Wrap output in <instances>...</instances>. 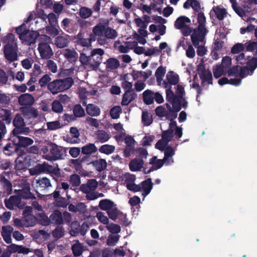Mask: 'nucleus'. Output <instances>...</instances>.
I'll return each mask as SVG.
<instances>
[{"mask_svg": "<svg viewBox=\"0 0 257 257\" xmlns=\"http://www.w3.org/2000/svg\"><path fill=\"white\" fill-rule=\"evenodd\" d=\"M107 229L113 234H117L120 231V227L118 225L115 224H107L106 226Z\"/></svg>", "mask_w": 257, "mask_h": 257, "instance_id": "338daca9", "label": "nucleus"}, {"mask_svg": "<svg viewBox=\"0 0 257 257\" xmlns=\"http://www.w3.org/2000/svg\"><path fill=\"white\" fill-rule=\"evenodd\" d=\"M47 128L50 131L59 129L62 126V125L59 120L50 121L46 123Z\"/></svg>", "mask_w": 257, "mask_h": 257, "instance_id": "bf43d9fd", "label": "nucleus"}, {"mask_svg": "<svg viewBox=\"0 0 257 257\" xmlns=\"http://www.w3.org/2000/svg\"><path fill=\"white\" fill-rule=\"evenodd\" d=\"M155 92L150 90H147L143 92V100L147 104L153 103L154 100Z\"/></svg>", "mask_w": 257, "mask_h": 257, "instance_id": "ea45409f", "label": "nucleus"}, {"mask_svg": "<svg viewBox=\"0 0 257 257\" xmlns=\"http://www.w3.org/2000/svg\"><path fill=\"white\" fill-rule=\"evenodd\" d=\"M166 95L167 100L171 103L172 107H171L168 104H167L168 109L170 111L177 112L181 108L180 105L176 102V96L173 92L170 89L166 90Z\"/></svg>", "mask_w": 257, "mask_h": 257, "instance_id": "2eb2a0df", "label": "nucleus"}, {"mask_svg": "<svg viewBox=\"0 0 257 257\" xmlns=\"http://www.w3.org/2000/svg\"><path fill=\"white\" fill-rule=\"evenodd\" d=\"M95 37L96 36L93 33L90 35L89 38H83L81 37V34H79L77 36L78 39L77 44L83 47H89L91 45V42L94 41L96 40Z\"/></svg>", "mask_w": 257, "mask_h": 257, "instance_id": "4be33fe9", "label": "nucleus"}, {"mask_svg": "<svg viewBox=\"0 0 257 257\" xmlns=\"http://www.w3.org/2000/svg\"><path fill=\"white\" fill-rule=\"evenodd\" d=\"M20 203V198L19 197L16 196H11L9 199H6L5 201V204L8 209H13L15 207L19 206Z\"/></svg>", "mask_w": 257, "mask_h": 257, "instance_id": "5701e85b", "label": "nucleus"}, {"mask_svg": "<svg viewBox=\"0 0 257 257\" xmlns=\"http://www.w3.org/2000/svg\"><path fill=\"white\" fill-rule=\"evenodd\" d=\"M98 220L103 224L107 225L109 223V219L102 212H98L96 215Z\"/></svg>", "mask_w": 257, "mask_h": 257, "instance_id": "69168bd1", "label": "nucleus"}, {"mask_svg": "<svg viewBox=\"0 0 257 257\" xmlns=\"http://www.w3.org/2000/svg\"><path fill=\"white\" fill-rule=\"evenodd\" d=\"M213 72L214 76L215 78H218L227 72V71L220 65H216L214 66L213 68Z\"/></svg>", "mask_w": 257, "mask_h": 257, "instance_id": "49530a36", "label": "nucleus"}, {"mask_svg": "<svg viewBox=\"0 0 257 257\" xmlns=\"http://www.w3.org/2000/svg\"><path fill=\"white\" fill-rule=\"evenodd\" d=\"M64 57L69 60L73 61L78 57V54L74 50L65 49L63 51Z\"/></svg>", "mask_w": 257, "mask_h": 257, "instance_id": "79ce46f5", "label": "nucleus"}, {"mask_svg": "<svg viewBox=\"0 0 257 257\" xmlns=\"http://www.w3.org/2000/svg\"><path fill=\"white\" fill-rule=\"evenodd\" d=\"M18 102L21 105H32L35 102V99L32 95L26 93L19 97Z\"/></svg>", "mask_w": 257, "mask_h": 257, "instance_id": "aec40b11", "label": "nucleus"}, {"mask_svg": "<svg viewBox=\"0 0 257 257\" xmlns=\"http://www.w3.org/2000/svg\"><path fill=\"white\" fill-rule=\"evenodd\" d=\"M120 238L118 234H110L106 240L107 245L108 246H114L116 244Z\"/></svg>", "mask_w": 257, "mask_h": 257, "instance_id": "603ef678", "label": "nucleus"}, {"mask_svg": "<svg viewBox=\"0 0 257 257\" xmlns=\"http://www.w3.org/2000/svg\"><path fill=\"white\" fill-rule=\"evenodd\" d=\"M150 164L152 165V168L149 169L147 172H145L146 173H150L153 170L161 168L164 162L163 160L158 159L156 157H154L150 160Z\"/></svg>", "mask_w": 257, "mask_h": 257, "instance_id": "bb28decb", "label": "nucleus"}, {"mask_svg": "<svg viewBox=\"0 0 257 257\" xmlns=\"http://www.w3.org/2000/svg\"><path fill=\"white\" fill-rule=\"evenodd\" d=\"M73 113L76 117H82L85 115V111L80 105H76L73 109Z\"/></svg>", "mask_w": 257, "mask_h": 257, "instance_id": "0e129e2a", "label": "nucleus"}, {"mask_svg": "<svg viewBox=\"0 0 257 257\" xmlns=\"http://www.w3.org/2000/svg\"><path fill=\"white\" fill-rule=\"evenodd\" d=\"M2 41L3 43L5 44V46H8L9 47H12L13 45L17 46L15 36L12 34H8L7 36L3 37Z\"/></svg>", "mask_w": 257, "mask_h": 257, "instance_id": "7c9ffc66", "label": "nucleus"}, {"mask_svg": "<svg viewBox=\"0 0 257 257\" xmlns=\"http://www.w3.org/2000/svg\"><path fill=\"white\" fill-rule=\"evenodd\" d=\"M17 149L16 145L14 143L13 144L10 143L4 147V152L6 155L11 156L16 151Z\"/></svg>", "mask_w": 257, "mask_h": 257, "instance_id": "3c124183", "label": "nucleus"}, {"mask_svg": "<svg viewBox=\"0 0 257 257\" xmlns=\"http://www.w3.org/2000/svg\"><path fill=\"white\" fill-rule=\"evenodd\" d=\"M52 110L55 113H60L63 110V106L59 100H55L52 103Z\"/></svg>", "mask_w": 257, "mask_h": 257, "instance_id": "864d4df0", "label": "nucleus"}, {"mask_svg": "<svg viewBox=\"0 0 257 257\" xmlns=\"http://www.w3.org/2000/svg\"><path fill=\"white\" fill-rule=\"evenodd\" d=\"M84 249V246L78 240H76L72 246V250L75 256H78L80 255Z\"/></svg>", "mask_w": 257, "mask_h": 257, "instance_id": "a19ab883", "label": "nucleus"}, {"mask_svg": "<svg viewBox=\"0 0 257 257\" xmlns=\"http://www.w3.org/2000/svg\"><path fill=\"white\" fill-rule=\"evenodd\" d=\"M33 185L35 187H40L46 188L51 186V183L50 180L47 178H43L40 179H36L33 182Z\"/></svg>", "mask_w": 257, "mask_h": 257, "instance_id": "c9c22d12", "label": "nucleus"}, {"mask_svg": "<svg viewBox=\"0 0 257 257\" xmlns=\"http://www.w3.org/2000/svg\"><path fill=\"white\" fill-rule=\"evenodd\" d=\"M165 73L166 69L165 68L160 66L157 68L155 73V75L158 82L159 83H161Z\"/></svg>", "mask_w": 257, "mask_h": 257, "instance_id": "6e6d98bb", "label": "nucleus"}, {"mask_svg": "<svg viewBox=\"0 0 257 257\" xmlns=\"http://www.w3.org/2000/svg\"><path fill=\"white\" fill-rule=\"evenodd\" d=\"M16 32L23 43L27 45L35 43L36 39L39 35L37 31L27 30L24 24L17 28Z\"/></svg>", "mask_w": 257, "mask_h": 257, "instance_id": "0eeeda50", "label": "nucleus"}, {"mask_svg": "<svg viewBox=\"0 0 257 257\" xmlns=\"http://www.w3.org/2000/svg\"><path fill=\"white\" fill-rule=\"evenodd\" d=\"M7 249L11 253L13 252H18L19 253H28L29 252V249L23 247L21 245H16L15 244H12L9 245Z\"/></svg>", "mask_w": 257, "mask_h": 257, "instance_id": "a878e982", "label": "nucleus"}, {"mask_svg": "<svg viewBox=\"0 0 257 257\" xmlns=\"http://www.w3.org/2000/svg\"><path fill=\"white\" fill-rule=\"evenodd\" d=\"M152 74L151 71H139L134 70L132 73V76L134 80L143 78L145 81Z\"/></svg>", "mask_w": 257, "mask_h": 257, "instance_id": "4c0bfd02", "label": "nucleus"}, {"mask_svg": "<svg viewBox=\"0 0 257 257\" xmlns=\"http://www.w3.org/2000/svg\"><path fill=\"white\" fill-rule=\"evenodd\" d=\"M197 20L199 25L197 30L193 31L191 37L193 45L197 48V55L202 56L207 52V49L203 46L204 37L207 33V30L205 28L206 19L203 14H198Z\"/></svg>", "mask_w": 257, "mask_h": 257, "instance_id": "f03ea898", "label": "nucleus"}, {"mask_svg": "<svg viewBox=\"0 0 257 257\" xmlns=\"http://www.w3.org/2000/svg\"><path fill=\"white\" fill-rule=\"evenodd\" d=\"M198 71L203 86L206 84H212V73L208 69H205L204 65L202 63L198 65Z\"/></svg>", "mask_w": 257, "mask_h": 257, "instance_id": "f8f14e48", "label": "nucleus"}, {"mask_svg": "<svg viewBox=\"0 0 257 257\" xmlns=\"http://www.w3.org/2000/svg\"><path fill=\"white\" fill-rule=\"evenodd\" d=\"M40 39L41 42L38 48L40 56L43 59L50 58L53 55V51L49 44L51 39L46 35H41Z\"/></svg>", "mask_w": 257, "mask_h": 257, "instance_id": "6e6552de", "label": "nucleus"}, {"mask_svg": "<svg viewBox=\"0 0 257 257\" xmlns=\"http://www.w3.org/2000/svg\"><path fill=\"white\" fill-rule=\"evenodd\" d=\"M115 147L112 145H104L102 146L99 149V151L100 153L106 155L111 154L114 151Z\"/></svg>", "mask_w": 257, "mask_h": 257, "instance_id": "5fc2aeb1", "label": "nucleus"}, {"mask_svg": "<svg viewBox=\"0 0 257 257\" xmlns=\"http://www.w3.org/2000/svg\"><path fill=\"white\" fill-rule=\"evenodd\" d=\"M24 218L25 227L33 226L37 222V219L32 214L25 215Z\"/></svg>", "mask_w": 257, "mask_h": 257, "instance_id": "de8ad7c7", "label": "nucleus"}, {"mask_svg": "<svg viewBox=\"0 0 257 257\" xmlns=\"http://www.w3.org/2000/svg\"><path fill=\"white\" fill-rule=\"evenodd\" d=\"M121 112V107L119 106H115L111 109L110 114L112 118L116 119L119 117Z\"/></svg>", "mask_w": 257, "mask_h": 257, "instance_id": "e2e57ef3", "label": "nucleus"}, {"mask_svg": "<svg viewBox=\"0 0 257 257\" xmlns=\"http://www.w3.org/2000/svg\"><path fill=\"white\" fill-rule=\"evenodd\" d=\"M137 95L133 90H126L123 94L121 101L122 105H127L137 98Z\"/></svg>", "mask_w": 257, "mask_h": 257, "instance_id": "412c9836", "label": "nucleus"}, {"mask_svg": "<svg viewBox=\"0 0 257 257\" xmlns=\"http://www.w3.org/2000/svg\"><path fill=\"white\" fill-rule=\"evenodd\" d=\"M90 164H92L98 172L105 170L107 166L106 161L102 159L92 161Z\"/></svg>", "mask_w": 257, "mask_h": 257, "instance_id": "72a5a7b5", "label": "nucleus"}, {"mask_svg": "<svg viewBox=\"0 0 257 257\" xmlns=\"http://www.w3.org/2000/svg\"><path fill=\"white\" fill-rule=\"evenodd\" d=\"M114 47L116 50L121 53H127L128 52V47L126 43H125L124 45H122L120 44V41H117L115 42Z\"/></svg>", "mask_w": 257, "mask_h": 257, "instance_id": "052dcab7", "label": "nucleus"}, {"mask_svg": "<svg viewBox=\"0 0 257 257\" xmlns=\"http://www.w3.org/2000/svg\"><path fill=\"white\" fill-rule=\"evenodd\" d=\"M134 22L138 28V33L142 36L147 37L148 36V32L146 30L147 27V23L140 18H136L134 20Z\"/></svg>", "mask_w": 257, "mask_h": 257, "instance_id": "a211bd4d", "label": "nucleus"}, {"mask_svg": "<svg viewBox=\"0 0 257 257\" xmlns=\"http://www.w3.org/2000/svg\"><path fill=\"white\" fill-rule=\"evenodd\" d=\"M244 49V46L241 43H237L233 46L231 49V53L233 54H238L242 51Z\"/></svg>", "mask_w": 257, "mask_h": 257, "instance_id": "774afa93", "label": "nucleus"}, {"mask_svg": "<svg viewBox=\"0 0 257 257\" xmlns=\"http://www.w3.org/2000/svg\"><path fill=\"white\" fill-rule=\"evenodd\" d=\"M235 59L238 64H246V66L240 70L239 74L241 77L251 75L257 67V59L246 57L244 53H241L236 56Z\"/></svg>", "mask_w": 257, "mask_h": 257, "instance_id": "20e7f679", "label": "nucleus"}, {"mask_svg": "<svg viewBox=\"0 0 257 257\" xmlns=\"http://www.w3.org/2000/svg\"><path fill=\"white\" fill-rule=\"evenodd\" d=\"M22 111L24 115L29 118H35L38 116L39 112L38 110L34 108H22Z\"/></svg>", "mask_w": 257, "mask_h": 257, "instance_id": "58836bf2", "label": "nucleus"}, {"mask_svg": "<svg viewBox=\"0 0 257 257\" xmlns=\"http://www.w3.org/2000/svg\"><path fill=\"white\" fill-rule=\"evenodd\" d=\"M93 33L97 37V41L101 45L107 43V39H114L117 36L116 30L102 25L95 26L93 29Z\"/></svg>", "mask_w": 257, "mask_h": 257, "instance_id": "7ed1b4c3", "label": "nucleus"}, {"mask_svg": "<svg viewBox=\"0 0 257 257\" xmlns=\"http://www.w3.org/2000/svg\"><path fill=\"white\" fill-rule=\"evenodd\" d=\"M141 190L142 189L144 192L142 193L143 196L145 197L148 195L151 192L153 188V183L150 179L143 181L141 184Z\"/></svg>", "mask_w": 257, "mask_h": 257, "instance_id": "b1692460", "label": "nucleus"}, {"mask_svg": "<svg viewBox=\"0 0 257 257\" xmlns=\"http://www.w3.org/2000/svg\"><path fill=\"white\" fill-rule=\"evenodd\" d=\"M68 43V36L67 35L58 36L55 40V44L60 48L67 46Z\"/></svg>", "mask_w": 257, "mask_h": 257, "instance_id": "c756f323", "label": "nucleus"}, {"mask_svg": "<svg viewBox=\"0 0 257 257\" xmlns=\"http://www.w3.org/2000/svg\"><path fill=\"white\" fill-rule=\"evenodd\" d=\"M241 80L239 78L231 79L229 80L225 77L220 79L218 80V83L220 85L229 83L230 84L237 86L240 84Z\"/></svg>", "mask_w": 257, "mask_h": 257, "instance_id": "37998d69", "label": "nucleus"}, {"mask_svg": "<svg viewBox=\"0 0 257 257\" xmlns=\"http://www.w3.org/2000/svg\"><path fill=\"white\" fill-rule=\"evenodd\" d=\"M19 194L23 198H31L33 197V195L30 192V185L25 182L24 184V186L21 190H19Z\"/></svg>", "mask_w": 257, "mask_h": 257, "instance_id": "e433bc0d", "label": "nucleus"}, {"mask_svg": "<svg viewBox=\"0 0 257 257\" xmlns=\"http://www.w3.org/2000/svg\"><path fill=\"white\" fill-rule=\"evenodd\" d=\"M107 213L109 217L113 220H115L117 218H119L121 219H122L123 218H124V219L126 218L125 215L118 211L115 207V205L110 209Z\"/></svg>", "mask_w": 257, "mask_h": 257, "instance_id": "393cba45", "label": "nucleus"}, {"mask_svg": "<svg viewBox=\"0 0 257 257\" xmlns=\"http://www.w3.org/2000/svg\"><path fill=\"white\" fill-rule=\"evenodd\" d=\"M73 84V80L70 77L57 79L48 84V89L53 94H56L69 89Z\"/></svg>", "mask_w": 257, "mask_h": 257, "instance_id": "423d86ee", "label": "nucleus"}, {"mask_svg": "<svg viewBox=\"0 0 257 257\" xmlns=\"http://www.w3.org/2000/svg\"><path fill=\"white\" fill-rule=\"evenodd\" d=\"M115 205L112 201L108 199L102 200L99 203V208L102 210L106 211V212Z\"/></svg>", "mask_w": 257, "mask_h": 257, "instance_id": "2f4dec72", "label": "nucleus"}, {"mask_svg": "<svg viewBox=\"0 0 257 257\" xmlns=\"http://www.w3.org/2000/svg\"><path fill=\"white\" fill-rule=\"evenodd\" d=\"M86 110L87 113L91 116H97L100 113V108L93 104H88L86 107Z\"/></svg>", "mask_w": 257, "mask_h": 257, "instance_id": "cd10ccee", "label": "nucleus"}, {"mask_svg": "<svg viewBox=\"0 0 257 257\" xmlns=\"http://www.w3.org/2000/svg\"><path fill=\"white\" fill-rule=\"evenodd\" d=\"M104 54V51L100 49H94L90 56V60L92 62V68H96L101 62V57Z\"/></svg>", "mask_w": 257, "mask_h": 257, "instance_id": "ddd939ff", "label": "nucleus"}, {"mask_svg": "<svg viewBox=\"0 0 257 257\" xmlns=\"http://www.w3.org/2000/svg\"><path fill=\"white\" fill-rule=\"evenodd\" d=\"M122 180L124 181V184L127 189L133 192H138L141 190L140 185L135 184L136 180L135 176L129 173H126L121 177Z\"/></svg>", "mask_w": 257, "mask_h": 257, "instance_id": "9b49d317", "label": "nucleus"}, {"mask_svg": "<svg viewBox=\"0 0 257 257\" xmlns=\"http://www.w3.org/2000/svg\"><path fill=\"white\" fill-rule=\"evenodd\" d=\"M106 68L111 70L116 69L119 65L117 59L113 58L108 59L106 62Z\"/></svg>", "mask_w": 257, "mask_h": 257, "instance_id": "09e8293b", "label": "nucleus"}, {"mask_svg": "<svg viewBox=\"0 0 257 257\" xmlns=\"http://www.w3.org/2000/svg\"><path fill=\"white\" fill-rule=\"evenodd\" d=\"M177 117V114L174 113L172 118L167 119V120L161 124L162 128L164 127L166 124H169V128L165 131L162 133V139L159 140L156 144V148L161 150H164V163L167 165L171 164L174 162L173 156L175 154V149L170 146H168V143L175 142L178 140L182 136V128L177 126V123L172 119H175Z\"/></svg>", "mask_w": 257, "mask_h": 257, "instance_id": "f257e3e1", "label": "nucleus"}, {"mask_svg": "<svg viewBox=\"0 0 257 257\" xmlns=\"http://www.w3.org/2000/svg\"><path fill=\"white\" fill-rule=\"evenodd\" d=\"M231 58L229 56H226L223 57L222 59L221 64L220 65L226 70L227 71L228 75H232L235 74L238 71V66H234L229 69L231 65Z\"/></svg>", "mask_w": 257, "mask_h": 257, "instance_id": "f3484780", "label": "nucleus"}, {"mask_svg": "<svg viewBox=\"0 0 257 257\" xmlns=\"http://www.w3.org/2000/svg\"><path fill=\"white\" fill-rule=\"evenodd\" d=\"M213 11L215 13L217 18L219 20L223 19L226 16L225 10L218 7H214Z\"/></svg>", "mask_w": 257, "mask_h": 257, "instance_id": "4d7b16f0", "label": "nucleus"}, {"mask_svg": "<svg viewBox=\"0 0 257 257\" xmlns=\"http://www.w3.org/2000/svg\"><path fill=\"white\" fill-rule=\"evenodd\" d=\"M191 23L190 20L185 16L179 17L175 21V27L178 29H183L184 35L188 36L191 34V29L188 25Z\"/></svg>", "mask_w": 257, "mask_h": 257, "instance_id": "9d476101", "label": "nucleus"}, {"mask_svg": "<svg viewBox=\"0 0 257 257\" xmlns=\"http://www.w3.org/2000/svg\"><path fill=\"white\" fill-rule=\"evenodd\" d=\"M13 231V228L10 226H4L2 228L1 235L7 243H11L12 242V233Z\"/></svg>", "mask_w": 257, "mask_h": 257, "instance_id": "6ab92c4d", "label": "nucleus"}, {"mask_svg": "<svg viewBox=\"0 0 257 257\" xmlns=\"http://www.w3.org/2000/svg\"><path fill=\"white\" fill-rule=\"evenodd\" d=\"M144 162L139 159L132 160L129 164L130 169L132 171H138L143 167Z\"/></svg>", "mask_w": 257, "mask_h": 257, "instance_id": "c85d7f7f", "label": "nucleus"}, {"mask_svg": "<svg viewBox=\"0 0 257 257\" xmlns=\"http://www.w3.org/2000/svg\"><path fill=\"white\" fill-rule=\"evenodd\" d=\"M97 151L95 145L92 143L88 144L81 148V152L84 155H91Z\"/></svg>", "mask_w": 257, "mask_h": 257, "instance_id": "f704fd0d", "label": "nucleus"}, {"mask_svg": "<svg viewBox=\"0 0 257 257\" xmlns=\"http://www.w3.org/2000/svg\"><path fill=\"white\" fill-rule=\"evenodd\" d=\"M33 206L39 212L38 216H39L40 221L41 224L47 225L50 222L54 224H61L62 223L63 219L60 212L55 211L50 216L49 218L42 210V207L37 202H34L33 203Z\"/></svg>", "mask_w": 257, "mask_h": 257, "instance_id": "39448f33", "label": "nucleus"}, {"mask_svg": "<svg viewBox=\"0 0 257 257\" xmlns=\"http://www.w3.org/2000/svg\"><path fill=\"white\" fill-rule=\"evenodd\" d=\"M13 134L11 139L17 146L26 147L32 145L34 142L31 138L19 136V130L17 128L13 130Z\"/></svg>", "mask_w": 257, "mask_h": 257, "instance_id": "1a4fd4ad", "label": "nucleus"}, {"mask_svg": "<svg viewBox=\"0 0 257 257\" xmlns=\"http://www.w3.org/2000/svg\"><path fill=\"white\" fill-rule=\"evenodd\" d=\"M71 229L70 230V233L72 236H76L79 232H80V226L79 223L77 222H73L71 223Z\"/></svg>", "mask_w": 257, "mask_h": 257, "instance_id": "13d9d810", "label": "nucleus"}, {"mask_svg": "<svg viewBox=\"0 0 257 257\" xmlns=\"http://www.w3.org/2000/svg\"><path fill=\"white\" fill-rule=\"evenodd\" d=\"M13 124L17 127L16 128L18 130L19 127H23V126H24V120L21 115L17 114L15 116L13 121Z\"/></svg>", "mask_w": 257, "mask_h": 257, "instance_id": "680f3d73", "label": "nucleus"}, {"mask_svg": "<svg viewBox=\"0 0 257 257\" xmlns=\"http://www.w3.org/2000/svg\"><path fill=\"white\" fill-rule=\"evenodd\" d=\"M63 156V149L55 145L51 146L50 154H47L45 158L48 160H56L61 159Z\"/></svg>", "mask_w": 257, "mask_h": 257, "instance_id": "4468645a", "label": "nucleus"}, {"mask_svg": "<svg viewBox=\"0 0 257 257\" xmlns=\"http://www.w3.org/2000/svg\"><path fill=\"white\" fill-rule=\"evenodd\" d=\"M166 79L169 84L176 85L179 79V75L174 71H169L166 75Z\"/></svg>", "mask_w": 257, "mask_h": 257, "instance_id": "473e14b6", "label": "nucleus"}, {"mask_svg": "<svg viewBox=\"0 0 257 257\" xmlns=\"http://www.w3.org/2000/svg\"><path fill=\"white\" fill-rule=\"evenodd\" d=\"M1 184L4 188V192L8 194H10L11 193L12 190V185L8 180L5 178H2L1 180Z\"/></svg>", "mask_w": 257, "mask_h": 257, "instance_id": "8fccbe9b", "label": "nucleus"}, {"mask_svg": "<svg viewBox=\"0 0 257 257\" xmlns=\"http://www.w3.org/2000/svg\"><path fill=\"white\" fill-rule=\"evenodd\" d=\"M5 58L9 61L12 62L17 60L18 46L13 45L12 47L5 46L4 50Z\"/></svg>", "mask_w": 257, "mask_h": 257, "instance_id": "dca6fc26", "label": "nucleus"}, {"mask_svg": "<svg viewBox=\"0 0 257 257\" xmlns=\"http://www.w3.org/2000/svg\"><path fill=\"white\" fill-rule=\"evenodd\" d=\"M142 120L145 125H149L153 121L152 115L148 111L144 110L142 112Z\"/></svg>", "mask_w": 257, "mask_h": 257, "instance_id": "a18cd8bd", "label": "nucleus"}, {"mask_svg": "<svg viewBox=\"0 0 257 257\" xmlns=\"http://www.w3.org/2000/svg\"><path fill=\"white\" fill-rule=\"evenodd\" d=\"M96 139L101 143L107 141L110 137L109 135L103 130H98L96 133Z\"/></svg>", "mask_w": 257, "mask_h": 257, "instance_id": "c03bdc74", "label": "nucleus"}]
</instances>
